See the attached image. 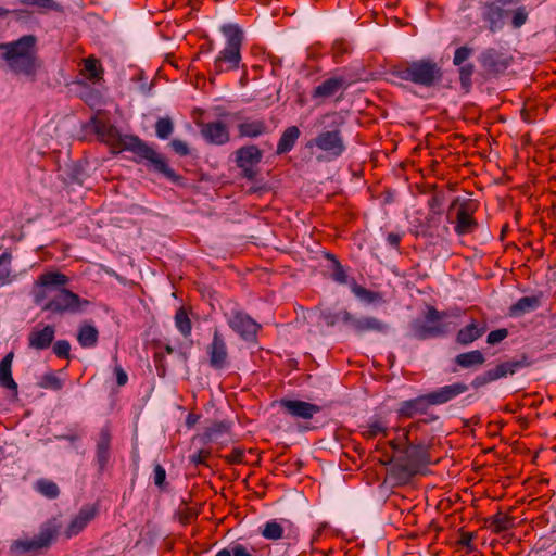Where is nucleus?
Returning a JSON list of instances; mask_svg holds the SVG:
<instances>
[{"label": "nucleus", "mask_w": 556, "mask_h": 556, "mask_svg": "<svg viewBox=\"0 0 556 556\" xmlns=\"http://www.w3.org/2000/svg\"><path fill=\"white\" fill-rule=\"evenodd\" d=\"M241 61V52L224 48L215 58L212 67L210 68V74L220 75L237 71L240 67Z\"/></svg>", "instance_id": "nucleus-18"}, {"label": "nucleus", "mask_w": 556, "mask_h": 556, "mask_svg": "<svg viewBox=\"0 0 556 556\" xmlns=\"http://www.w3.org/2000/svg\"><path fill=\"white\" fill-rule=\"evenodd\" d=\"M224 459L229 465H238L244 463V450L235 447L232 451L224 456Z\"/></svg>", "instance_id": "nucleus-55"}, {"label": "nucleus", "mask_w": 556, "mask_h": 556, "mask_svg": "<svg viewBox=\"0 0 556 556\" xmlns=\"http://www.w3.org/2000/svg\"><path fill=\"white\" fill-rule=\"evenodd\" d=\"M41 387L58 391L62 389L63 383L54 374H47L42 377Z\"/></svg>", "instance_id": "nucleus-54"}, {"label": "nucleus", "mask_w": 556, "mask_h": 556, "mask_svg": "<svg viewBox=\"0 0 556 556\" xmlns=\"http://www.w3.org/2000/svg\"><path fill=\"white\" fill-rule=\"evenodd\" d=\"M478 210V202L472 199L459 201L454 200L447 211L446 219L454 226V231L458 237L473 233L479 228V223L475 218Z\"/></svg>", "instance_id": "nucleus-7"}, {"label": "nucleus", "mask_w": 556, "mask_h": 556, "mask_svg": "<svg viewBox=\"0 0 556 556\" xmlns=\"http://www.w3.org/2000/svg\"><path fill=\"white\" fill-rule=\"evenodd\" d=\"M469 387L465 382H454L452 384H446L440 387L431 392H428L430 401L433 405H443L460 394L467 392Z\"/></svg>", "instance_id": "nucleus-23"}, {"label": "nucleus", "mask_w": 556, "mask_h": 556, "mask_svg": "<svg viewBox=\"0 0 556 556\" xmlns=\"http://www.w3.org/2000/svg\"><path fill=\"white\" fill-rule=\"evenodd\" d=\"M439 418V415L431 414L428 418L412 421L405 427H393L392 430L396 435L388 442L389 446L393 451L405 453L408 460L416 465L430 463L429 450L433 438H425L420 433L426 424L437 421Z\"/></svg>", "instance_id": "nucleus-2"}, {"label": "nucleus", "mask_w": 556, "mask_h": 556, "mask_svg": "<svg viewBox=\"0 0 556 556\" xmlns=\"http://www.w3.org/2000/svg\"><path fill=\"white\" fill-rule=\"evenodd\" d=\"M527 357H522L521 359H511L507 362H503L496 365L494 368H491L483 374L475 377L471 382V386L475 389H479L488 383H491L501 378H505L507 376L514 375L519 369L528 366Z\"/></svg>", "instance_id": "nucleus-10"}, {"label": "nucleus", "mask_w": 556, "mask_h": 556, "mask_svg": "<svg viewBox=\"0 0 556 556\" xmlns=\"http://www.w3.org/2000/svg\"><path fill=\"white\" fill-rule=\"evenodd\" d=\"M210 457L211 452L208 450H199L197 453L190 456V460L194 465H206Z\"/></svg>", "instance_id": "nucleus-57"}, {"label": "nucleus", "mask_w": 556, "mask_h": 556, "mask_svg": "<svg viewBox=\"0 0 556 556\" xmlns=\"http://www.w3.org/2000/svg\"><path fill=\"white\" fill-rule=\"evenodd\" d=\"M98 508L94 505H85L78 514L74 516L64 531L66 539H71L79 534L88 523L96 518Z\"/></svg>", "instance_id": "nucleus-21"}, {"label": "nucleus", "mask_w": 556, "mask_h": 556, "mask_svg": "<svg viewBox=\"0 0 556 556\" xmlns=\"http://www.w3.org/2000/svg\"><path fill=\"white\" fill-rule=\"evenodd\" d=\"M198 420H199V416L198 415L189 414L187 416L186 424L190 428V427H193L198 422Z\"/></svg>", "instance_id": "nucleus-63"}, {"label": "nucleus", "mask_w": 556, "mask_h": 556, "mask_svg": "<svg viewBox=\"0 0 556 556\" xmlns=\"http://www.w3.org/2000/svg\"><path fill=\"white\" fill-rule=\"evenodd\" d=\"M14 353H8L0 362V386L9 390L16 391L17 383L14 381L11 372Z\"/></svg>", "instance_id": "nucleus-37"}, {"label": "nucleus", "mask_w": 556, "mask_h": 556, "mask_svg": "<svg viewBox=\"0 0 556 556\" xmlns=\"http://www.w3.org/2000/svg\"><path fill=\"white\" fill-rule=\"evenodd\" d=\"M200 132L206 142L215 146H223L230 141V134L225 123L220 121L204 123L199 118L194 119Z\"/></svg>", "instance_id": "nucleus-17"}, {"label": "nucleus", "mask_w": 556, "mask_h": 556, "mask_svg": "<svg viewBox=\"0 0 556 556\" xmlns=\"http://www.w3.org/2000/svg\"><path fill=\"white\" fill-rule=\"evenodd\" d=\"M208 365L214 370H223L229 366V351L224 334L218 328L213 331L212 341L206 345Z\"/></svg>", "instance_id": "nucleus-12"}, {"label": "nucleus", "mask_w": 556, "mask_h": 556, "mask_svg": "<svg viewBox=\"0 0 556 556\" xmlns=\"http://www.w3.org/2000/svg\"><path fill=\"white\" fill-rule=\"evenodd\" d=\"M233 156L241 177L254 181L260 173L258 165L263 159V151L256 144H245L237 149Z\"/></svg>", "instance_id": "nucleus-9"}, {"label": "nucleus", "mask_w": 556, "mask_h": 556, "mask_svg": "<svg viewBox=\"0 0 556 556\" xmlns=\"http://www.w3.org/2000/svg\"><path fill=\"white\" fill-rule=\"evenodd\" d=\"M279 404L287 414L301 419H311L321 410L320 406L300 400L281 399Z\"/></svg>", "instance_id": "nucleus-22"}, {"label": "nucleus", "mask_w": 556, "mask_h": 556, "mask_svg": "<svg viewBox=\"0 0 556 556\" xmlns=\"http://www.w3.org/2000/svg\"><path fill=\"white\" fill-rule=\"evenodd\" d=\"M98 339L99 331L93 325L89 323H84L79 326L77 341L81 348H94L98 343Z\"/></svg>", "instance_id": "nucleus-36"}, {"label": "nucleus", "mask_w": 556, "mask_h": 556, "mask_svg": "<svg viewBox=\"0 0 556 556\" xmlns=\"http://www.w3.org/2000/svg\"><path fill=\"white\" fill-rule=\"evenodd\" d=\"M354 51L353 45L345 38H337L330 48L329 54L332 58L334 64H341L345 62Z\"/></svg>", "instance_id": "nucleus-34"}, {"label": "nucleus", "mask_w": 556, "mask_h": 556, "mask_svg": "<svg viewBox=\"0 0 556 556\" xmlns=\"http://www.w3.org/2000/svg\"><path fill=\"white\" fill-rule=\"evenodd\" d=\"M345 86V79L342 76L330 77L314 88L312 92L313 99H326L334 96Z\"/></svg>", "instance_id": "nucleus-28"}, {"label": "nucleus", "mask_w": 556, "mask_h": 556, "mask_svg": "<svg viewBox=\"0 0 556 556\" xmlns=\"http://www.w3.org/2000/svg\"><path fill=\"white\" fill-rule=\"evenodd\" d=\"M458 67V78H459V84H460V88L465 91V92H469L471 87H472V75L475 73V64L473 63H464L462 64L460 66H457Z\"/></svg>", "instance_id": "nucleus-43"}, {"label": "nucleus", "mask_w": 556, "mask_h": 556, "mask_svg": "<svg viewBox=\"0 0 556 556\" xmlns=\"http://www.w3.org/2000/svg\"><path fill=\"white\" fill-rule=\"evenodd\" d=\"M62 525L56 518L47 520L40 526L39 532L31 539L14 540L10 545L12 556H22L48 548L60 534Z\"/></svg>", "instance_id": "nucleus-6"}, {"label": "nucleus", "mask_w": 556, "mask_h": 556, "mask_svg": "<svg viewBox=\"0 0 556 556\" xmlns=\"http://www.w3.org/2000/svg\"><path fill=\"white\" fill-rule=\"evenodd\" d=\"M483 9V18L489 23L490 31L494 33L498 28V22L508 12L495 2L485 3Z\"/></svg>", "instance_id": "nucleus-38"}, {"label": "nucleus", "mask_w": 556, "mask_h": 556, "mask_svg": "<svg viewBox=\"0 0 556 556\" xmlns=\"http://www.w3.org/2000/svg\"><path fill=\"white\" fill-rule=\"evenodd\" d=\"M222 34L226 38V49H232L241 52L244 35L243 30L238 24H224L220 27Z\"/></svg>", "instance_id": "nucleus-30"}, {"label": "nucleus", "mask_w": 556, "mask_h": 556, "mask_svg": "<svg viewBox=\"0 0 556 556\" xmlns=\"http://www.w3.org/2000/svg\"><path fill=\"white\" fill-rule=\"evenodd\" d=\"M93 131L99 140L117 151H130L136 155V162L148 161L156 172L169 179L177 177L175 170L169 167L167 159L159 154L152 147L138 136H122L118 129L106 118L93 117L91 119Z\"/></svg>", "instance_id": "nucleus-1"}, {"label": "nucleus", "mask_w": 556, "mask_h": 556, "mask_svg": "<svg viewBox=\"0 0 556 556\" xmlns=\"http://www.w3.org/2000/svg\"><path fill=\"white\" fill-rule=\"evenodd\" d=\"M54 338V326L38 324L28 333V346L35 350H46L51 346Z\"/></svg>", "instance_id": "nucleus-20"}, {"label": "nucleus", "mask_w": 556, "mask_h": 556, "mask_svg": "<svg viewBox=\"0 0 556 556\" xmlns=\"http://www.w3.org/2000/svg\"><path fill=\"white\" fill-rule=\"evenodd\" d=\"M485 358L481 351L473 350L460 353L455 357V363L462 368H470L473 366H481L484 364Z\"/></svg>", "instance_id": "nucleus-40"}, {"label": "nucleus", "mask_w": 556, "mask_h": 556, "mask_svg": "<svg viewBox=\"0 0 556 556\" xmlns=\"http://www.w3.org/2000/svg\"><path fill=\"white\" fill-rule=\"evenodd\" d=\"M388 74L400 80L409 81L425 88L439 85L443 78L441 65L431 58L403 61L392 65Z\"/></svg>", "instance_id": "nucleus-5"}, {"label": "nucleus", "mask_w": 556, "mask_h": 556, "mask_svg": "<svg viewBox=\"0 0 556 556\" xmlns=\"http://www.w3.org/2000/svg\"><path fill=\"white\" fill-rule=\"evenodd\" d=\"M511 26L514 28H520L528 18V12L526 7H519L511 12Z\"/></svg>", "instance_id": "nucleus-53"}, {"label": "nucleus", "mask_w": 556, "mask_h": 556, "mask_svg": "<svg viewBox=\"0 0 556 556\" xmlns=\"http://www.w3.org/2000/svg\"><path fill=\"white\" fill-rule=\"evenodd\" d=\"M432 406L429 394H421L414 399L405 400L399 403L395 412L399 420L412 419L418 415H426L429 417V408ZM432 413H430L431 415Z\"/></svg>", "instance_id": "nucleus-15"}, {"label": "nucleus", "mask_w": 556, "mask_h": 556, "mask_svg": "<svg viewBox=\"0 0 556 556\" xmlns=\"http://www.w3.org/2000/svg\"><path fill=\"white\" fill-rule=\"evenodd\" d=\"M215 556H253V554L243 544L235 543L228 547L222 548Z\"/></svg>", "instance_id": "nucleus-48"}, {"label": "nucleus", "mask_w": 556, "mask_h": 556, "mask_svg": "<svg viewBox=\"0 0 556 556\" xmlns=\"http://www.w3.org/2000/svg\"><path fill=\"white\" fill-rule=\"evenodd\" d=\"M401 241H402V235H400V233L390 232L387 236L388 244L391 245L392 248L396 249V250L400 248Z\"/></svg>", "instance_id": "nucleus-60"}, {"label": "nucleus", "mask_w": 556, "mask_h": 556, "mask_svg": "<svg viewBox=\"0 0 556 556\" xmlns=\"http://www.w3.org/2000/svg\"><path fill=\"white\" fill-rule=\"evenodd\" d=\"M486 329L485 323L478 324L476 320H472L470 324L458 330L455 341L457 344L463 346L469 345L481 338L485 333Z\"/></svg>", "instance_id": "nucleus-26"}, {"label": "nucleus", "mask_w": 556, "mask_h": 556, "mask_svg": "<svg viewBox=\"0 0 556 556\" xmlns=\"http://www.w3.org/2000/svg\"><path fill=\"white\" fill-rule=\"evenodd\" d=\"M112 443V432L109 426L101 428L96 444V459L99 470L103 471L110 460V450Z\"/></svg>", "instance_id": "nucleus-24"}, {"label": "nucleus", "mask_w": 556, "mask_h": 556, "mask_svg": "<svg viewBox=\"0 0 556 556\" xmlns=\"http://www.w3.org/2000/svg\"><path fill=\"white\" fill-rule=\"evenodd\" d=\"M68 281V277L60 271H45L36 280V286L43 288L64 287Z\"/></svg>", "instance_id": "nucleus-39"}, {"label": "nucleus", "mask_w": 556, "mask_h": 556, "mask_svg": "<svg viewBox=\"0 0 556 556\" xmlns=\"http://www.w3.org/2000/svg\"><path fill=\"white\" fill-rule=\"evenodd\" d=\"M233 117L239 121L237 131L241 139H256L270 132V127L264 118H241L240 113H235Z\"/></svg>", "instance_id": "nucleus-16"}, {"label": "nucleus", "mask_w": 556, "mask_h": 556, "mask_svg": "<svg viewBox=\"0 0 556 556\" xmlns=\"http://www.w3.org/2000/svg\"><path fill=\"white\" fill-rule=\"evenodd\" d=\"M174 129L173 122L169 117L159 118L155 123V132L160 139H167Z\"/></svg>", "instance_id": "nucleus-49"}, {"label": "nucleus", "mask_w": 556, "mask_h": 556, "mask_svg": "<svg viewBox=\"0 0 556 556\" xmlns=\"http://www.w3.org/2000/svg\"><path fill=\"white\" fill-rule=\"evenodd\" d=\"M229 328L244 341L253 342L262 326L243 311H232L227 317Z\"/></svg>", "instance_id": "nucleus-13"}, {"label": "nucleus", "mask_w": 556, "mask_h": 556, "mask_svg": "<svg viewBox=\"0 0 556 556\" xmlns=\"http://www.w3.org/2000/svg\"><path fill=\"white\" fill-rule=\"evenodd\" d=\"M389 432L388 420L381 415L372 416L365 425L361 426V435L365 440H374L378 437L387 438Z\"/></svg>", "instance_id": "nucleus-25"}, {"label": "nucleus", "mask_w": 556, "mask_h": 556, "mask_svg": "<svg viewBox=\"0 0 556 556\" xmlns=\"http://www.w3.org/2000/svg\"><path fill=\"white\" fill-rule=\"evenodd\" d=\"M170 146H172L173 150L175 151V153H177L180 156H186L190 153L188 144L182 140L174 139L170 142Z\"/></svg>", "instance_id": "nucleus-58"}, {"label": "nucleus", "mask_w": 556, "mask_h": 556, "mask_svg": "<svg viewBox=\"0 0 556 556\" xmlns=\"http://www.w3.org/2000/svg\"><path fill=\"white\" fill-rule=\"evenodd\" d=\"M11 261H12L11 252L5 251L0 255V285L1 286L8 285L12 281Z\"/></svg>", "instance_id": "nucleus-45"}, {"label": "nucleus", "mask_w": 556, "mask_h": 556, "mask_svg": "<svg viewBox=\"0 0 556 556\" xmlns=\"http://www.w3.org/2000/svg\"><path fill=\"white\" fill-rule=\"evenodd\" d=\"M472 540H473V534L471 532H463L460 534V539H459L458 543L462 546L469 547Z\"/></svg>", "instance_id": "nucleus-62"}, {"label": "nucleus", "mask_w": 556, "mask_h": 556, "mask_svg": "<svg viewBox=\"0 0 556 556\" xmlns=\"http://www.w3.org/2000/svg\"><path fill=\"white\" fill-rule=\"evenodd\" d=\"M88 300H83L73 291L61 288L59 292L43 306L45 311L53 314H64L66 312L76 313L80 311L81 305H88Z\"/></svg>", "instance_id": "nucleus-11"}, {"label": "nucleus", "mask_w": 556, "mask_h": 556, "mask_svg": "<svg viewBox=\"0 0 556 556\" xmlns=\"http://www.w3.org/2000/svg\"><path fill=\"white\" fill-rule=\"evenodd\" d=\"M520 0H496V4L500 7L513 5L519 3Z\"/></svg>", "instance_id": "nucleus-64"}, {"label": "nucleus", "mask_w": 556, "mask_h": 556, "mask_svg": "<svg viewBox=\"0 0 556 556\" xmlns=\"http://www.w3.org/2000/svg\"><path fill=\"white\" fill-rule=\"evenodd\" d=\"M53 353L59 358L70 359L71 357V344L67 340H58L53 344Z\"/></svg>", "instance_id": "nucleus-52"}, {"label": "nucleus", "mask_w": 556, "mask_h": 556, "mask_svg": "<svg viewBox=\"0 0 556 556\" xmlns=\"http://www.w3.org/2000/svg\"><path fill=\"white\" fill-rule=\"evenodd\" d=\"M153 482L160 490H165L168 485L166 481V470L161 464L154 465Z\"/></svg>", "instance_id": "nucleus-51"}, {"label": "nucleus", "mask_w": 556, "mask_h": 556, "mask_svg": "<svg viewBox=\"0 0 556 556\" xmlns=\"http://www.w3.org/2000/svg\"><path fill=\"white\" fill-rule=\"evenodd\" d=\"M341 319L343 323L349 324L354 330H355V320H357V317H354L350 312L343 311L341 313Z\"/></svg>", "instance_id": "nucleus-61"}, {"label": "nucleus", "mask_w": 556, "mask_h": 556, "mask_svg": "<svg viewBox=\"0 0 556 556\" xmlns=\"http://www.w3.org/2000/svg\"><path fill=\"white\" fill-rule=\"evenodd\" d=\"M447 313L438 311L434 306H428L424 319L413 323L414 336L419 340L443 337L447 333V327L443 319Z\"/></svg>", "instance_id": "nucleus-8"}, {"label": "nucleus", "mask_w": 556, "mask_h": 556, "mask_svg": "<svg viewBox=\"0 0 556 556\" xmlns=\"http://www.w3.org/2000/svg\"><path fill=\"white\" fill-rule=\"evenodd\" d=\"M262 536L269 541L287 539L290 543L298 540L296 529L293 523L287 519H271L260 529Z\"/></svg>", "instance_id": "nucleus-14"}, {"label": "nucleus", "mask_w": 556, "mask_h": 556, "mask_svg": "<svg viewBox=\"0 0 556 556\" xmlns=\"http://www.w3.org/2000/svg\"><path fill=\"white\" fill-rule=\"evenodd\" d=\"M350 288L352 293L366 305H383L387 303L383 292L369 290L355 280L351 281Z\"/></svg>", "instance_id": "nucleus-27"}, {"label": "nucleus", "mask_w": 556, "mask_h": 556, "mask_svg": "<svg viewBox=\"0 0 556 556\" xmlns=\"http://www.w3.org/2000/svg\"><path fill=\"white\" fill-rule=\"evenodd\" d=\"M175 326L182 337L188 338L192 331V323L189 317V312L185 306H180L175 314Z\"/></svg>", "instance_id": "nucleus-41"}, {"label": "nucleus", "mask_w": 556, "mask_h": 556, "mask_svg": "<svg viewBox=\"0 0 556 556\" xmlns=\"http://www.w3.org/2000/svg\"><path fill=\"white\" fill-rule=\"evenodd\" d=\"M301 136V131L298 126L287 127L277 143L276 154L282 155L289 153L295 146L298 139Z\"/></svg>", "instance_id": "nucleus-32"}, {"label": "nucleus", "mask_w": 556, "mask_h": 556, "mask_svg": "<svg viewBox=\"0 0 556 556\" xmlns=\"http://www.w3.org/2000/svg\"><path fill=\"white\" fill-rule=\"evenodd\" d=\"M388 328L389 327L386 323L372 316H364L355 320V331L357 333H365L370 331L384 333L388 331Z\"/></svg>", "instance_id": "nucleus-35"}, {"label": "nucleus", "mask_w": 556, "mask_h": 556, "mask_svg": "<svg viewBox=\"0 0 556 556\" xmlns=\"http://www.w3.org/2000/svg\"><path fill=\"white\" fill-rule=\"evenodd\" d=\"M486 527L493 533H502L515 527V518L506 513L498 511L485 520Z\"/></svg>", "instance_id": "nucleus-33"}, {"label": "nucleus", "mask_w": 556, "mask_h": 556, "mask_svg": "<svg viewBox=\"0 0 556 556\" xmlns=\"http://www.w3.org/2000/svg\"><path fill=\"white\" fill-rule=\"evenodd\" d=\"M0 56L10 71L17 75L22 74L33 81L41 67L35 35H24L17 40L0 43Z\"/></svg>", "instance_id": "nucleus-3"}, {"label": "nucleus", "mask_w": 556, "mask_h": 556, "mask_svg": "<svg viewBox=\"0 0 556 556\" xmlns=\"http://www.w3.org/2000/svg\"><path fill=\"white\" fill-rule=\"evenodd\" d=\"M541 303L542 294L523 296L509 307L508 314L510 317H520L539 308Z\"/></svg>", "instance_id": "nucleus-29"}, {"label": "nucleus", "mask_w": 556, "mask_h": 556, "mask_svg": "<svg viewBox=\"0 0 556 556\" xmlns=\"http://www.w3.org/2000/svg\"><path fill=\"white\" fill-rule=\"evenodd\" d=\"M18 3L27 7L37 8L40 11L61 12L62 7L54 0H17Z\"/></svg>", "instance_id": "nucleus-46"}, {"label": "nucleus", "mask_w": 556, "mask_h": 556, "mask_svg": "<svg viewBox=\"0 0 556 556\" xmlns=\"http://www.w3.org/2000/svg\"><path fill=\"white\" fill-rule=\"evenodd\" d=\"M326 257L332 262V273L331 278L338 283H346L348 282V273L339 262V260L331 253H327Z\"/></svg>", "instance_id": "nucleus-47"}, {"label": "nucleus", "mask_w": 556, "mask_h": 556, "mask_svg": "<svg viewBox=\"0 0 556 556\" xmlns=\"http://www.w3.org/2000/svg\"><path fill=\"white\" fill-rule=\"evenodd\" d=\"M479 61L485 72L494 75L503 73L509 66L508 58L494 48H488L482 51Z\"/></svg>", "instance_id": "nucleus-19"}, {"label": "nucleus", "mask_w": 556, "mask_h": 556, "mask_svg": "<svg viewBox=\"0 0 556 556\" xmlns=\"http://www.w3.org/2000/svg\"><path fill=\"white\" fill-rule=\"evenodd\" d=\"M83 68L80 75L91 83H97L103 78L104 70L98 58L89 55L81 60Z\"/></svg>", "instance_id": "nucleus-31"}, {"label": "nucleus", "mask_w": 556, "mask_h": 556, "mask_svg": "<svg viewBox=\"0 0 556 556\" xmlns=\"http://www.w3.org/2000/svg\"><path fill=\"white\" fill-rule=\"evenodd\" d=\"M230 426L226 421L213 422L205 430V437L211 442H217L225 434H229Z\"/></svg>", "instance_id": "nucleus-44"}, {"label": "nucleus", "mask_w": 556, "mask_h": 556, "mask_svg": "<svg viewBox=\"0 0 556 556\" xmlns=\"http://www.w3.org/2000/svg\"><path fill=\"white\" fill-rule=\"evenodd\" d=\"M34 488L38 493L49 500H54L60 495V489L58 484L54 481L46 478L38 479L35 482Z\"/></svg>", "instance_id": "nucleus-42"}, {"label": "nucleus", "mask_w": 556, "mask_h": 556, "mask_svg": "<svg viewBox=\"0 0 556 556\" xmlns=\"http://www.w3.org/2000/svg\"><path fill=\"white\" fill-rule=\"evenodd\" d=\"M317 124L323 129L306 143V148L316 149L320 152L317 159L325 161H333L343 155L346 144L342 128L345 124L344 118L337 112L323 114Z\"/></svg>", "instance_id": "nucleus-4"}, {"label": "nucleus", "mask_w": 556, "mask_h": 556, "mask_svg": "<svg viewBox=\"0 0 556 556\" xmlns=\"http://www.w3.org/2000/svg\"><path fill=\"white\" fill-rule=\"evenodd\" d=\"M507 337H508V330L506 328L492 330L488 334L486 342L491 345H494L496 343L502 342Z\"/></svg>", "instance_id": "nucleus-56"}, {"label": "nucleus", "mask_w": 556, "mask_h": 556, "mask_svg": "<svg viewBox=\"0 0 556 556\" xmlns=\"http://www.w3.org/2000/svg\"><path fill=\"white\" fill-rule=\"evenodd\" d=\"M473 49L468 46L457 48L453 56V65L460 66L472 55Z\"/></svg>", "instance_id": "nucleus-50"}, {"label": "nucleus", "mask_w": 556, "mask_h": 556, "mask_svg": "<svg viewBox=\"0 0 556 556\" xmlns=\"http://www.w3.org/2000/svg\"><path fill=\"white\" fill-rule=\"evenodd\" d=\"M114 374L116 376V382L118 387H123L128 381V376L121 365H115Z\"/></svg>", "instance_id": "nucleus-59"}]
</instances>
